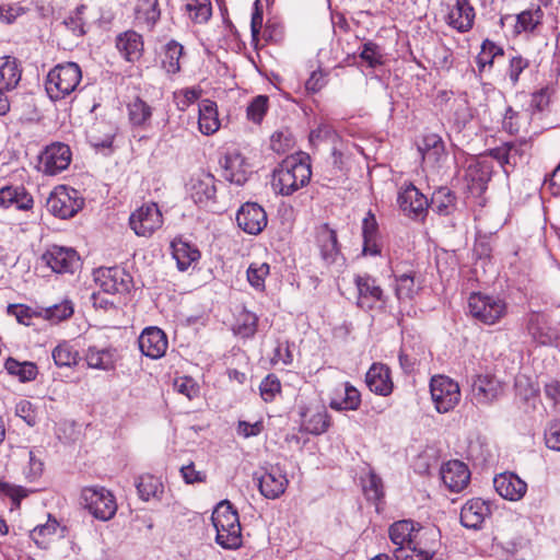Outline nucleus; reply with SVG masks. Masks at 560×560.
<instances>
[{
    "label": "nucleus",
    "mask_w": 560,
    "mask_h": 560,
    "mask_svg": "<svg viewBox=\"0 0 560 560\" xmlns=\"http://www.w3.org/2000/svg\"><path fill=\"white\" fill-rule=\"evenodd\" d=\"M136 488L139 497L143 501H149L151 498H158L159 494L163 493V483L160 478L144 474L139 476L136 482Z\"/></svg>",
    "instance_id": "nucleus-49"
},
{
    "label": "nucleus",
    "mask_w": 560,
    "mask_h": 560,
    "mask_svg": "<svg viewBox=\"0 0 560 560\" xmlns=\"http://www.w3.org/2000/svg\"><path fill=\"white\" fill-rule=\"evenodd\" d=\"M282 385L280 378L269 373L259 384V395L265 402H272L277 397L281 396Z\"/></svg>",
    "instance_id": "nucleus-52"
},
{
    "label": "nucleus",
    "mask_w": 560,
    "mask_h": 560,
    "mask_svg": "<svg viewBox=\"0 0 560 560\" xmlns=\"http://www.w3.org/2000/svg\"><path fill=\"white\" fill-rule=\"evenodd\" d=\"M172 254L176 260L177 267L180 271L187 270L194 262L200 258V252L196 246L180 238H176L171 243Z\"/></svg>",
    "instance_id": "nucleus-39"
},
{
    "label": "nucleus",
    "mask_w": 560,
    "mask_h": 560,
    "mask_svg": "<svg viewBox=\"0 0 560 560\" xmlns=\"http://www.w3.org/2000/svg\"><path fill=\"white\" fill-rule=\"evenodd\" d=\"M505 54L501 46L490 39H485L480 51L476 57V65L479 75L489 72L497 61L504 59Z\"/></svg>",
    "instance_id": "nucleus-35"
},
{
    "label": "nucleus",
    "mask_w": 560,
    "mask_h": 560,
    "mask_svg": "<svg viewBox=\"0 0 560 560\" xmlns=\"http://www.w3.org/2000/svg\"><path fill=\"white\" fill-rule=\"evenodd\" d=\"M503 383L493 374H478L471 384V394L478 405H490L503 395Z\"/></svg>",
    "instance_id": "nucleus-18"
},
{
    "label": "nucleus",
    "mask_w": 560,
    "mask_h": 560,
    "mask_svg": "<svg viewBox=\"0 0 560 560\" xmlns=\"http://www.w3.org/2000/svg\"><path fill=\"white\" fill-rule=\"evenodd\" d=\"M545 397L551 402L553 409L560 412V381L552 378L544 385Z\"/></svg>",
    "instance_id": "nucleus-64"
},
{
    "label": "nucleus",
    "mask_w": 560,
    "mask_h": 560,
    "mask_svg": "<svg viewBox=\"0 0 560 560\" xmlns=\"http://www.w3.org/2000/svg\"><path fill=\"white\" fill-rule=\"evenodd\" d=\"M115 47L124 60L130 63H136L143 56L144 40L142 35L138 32L127 30L116 36Z\"/></svg>",
    "instance_id": "nucleus-22"
},
{
    "label": "nucleus",
    "mask_w": 560,
    "mask_h": 560,
    "mask_svg": "<svg viewBox=\"0 0 560 560\" xmlns=\"http://www.w3.org/2000/svg\"><path fill=\"white\" fill-rule=\"evenodd\" d=\"M173 387L175 392L186 396L189 400H192L200 394V387L191 376L175 377Z\"/></svg>",
    "instance_id": "nucleus-59"
},
{
    "label": "nucleus",
    "mask_w": 560,
    "mask_h": 560,
    "mask_svg": "<svg viewBox=\"0 0 560 560\" xmlns=\"http://www.w3.org/2000/svg\"><path fill=\"white\" fill-rule=\"evenodd\" d=\"M416 272L410 271L395 277V295L399 301H411L418 293Z\"/></svg>",
    "instance_id": "nucleus-51"
},
{
    "label": "nucleus",
    "mask_w": 560,
    "mask_h": 560,
    "mask_svg": "<svg viewBox=\"0 0 560 560\" xmlns=\"http://www.w3.org/2000/svg\"><path fill=\"white\" fill-rule=\"evenodd\" d=\"M269 108V97L267 95L255 96L246 108V117L254 124H260Z\"/></svg>",
    "instance_id": "nucleus-55"
},
{
    "label": "nucleus",
    "mask_w": 560,
    "mask_h": 560,
    "mask_svg": "<svg viewBox=\"0 0 560 560\" xmlns=\"http://www.w3.org/2000/svg\"><path fill=\"white\" fill-rule=\"evenodd\" d=\"M294 147V138L289 130H279L270 138V148L278 154H283Z\"/></svg>",
    "instance_id": "nucleus-60"
},
{
    "label": "nucleus",
    "mask_w": 560,
    "mask_h": 560,
    "mask_svg": "<svg viewBox=\"0 0 560 560\" xmlns=\"http://www.w3.org/2000/svg\"><path fill=\"white\" fill-rule=\"evenodd\" d=\"M490 505L480 498L468 500L460 511V523L467 528H480L486 517L490 515Z\"/></svg>",
    "instance_id": "nucleus-31"
},
{
    "label": "nucleus",
    "mask_w": 560,
    "mask_h": 560,
    "mask_svg": "<svg viewBox=\"0 0 560 560\" xmlns=\"http://www.w3.org/2000/svg\"><path fill=\"white\" fill-rule=\"evenodd\" d=\"M544 11L539 5L530 7L516 15L515 32L533 33L541 23Z\"/></svg>",
    "instance_id": "nucleus-45"
},
{
    "label": "nucleus",
    "mask_w": 560,
    "mask_h": 560,
    "mask_svg": "<svg viewBox=\"0 0 560 560\" xmlns=\"http://www.w3.org/2000/svg\"><path fill=\"white\" fill-rule=\"evenodd\" d=\"M360 58L370 68H376L378 66L384 65L385 62V55L383 52V48L372 40H368L363 44L362 50L360 52Z\"/></svg>",
    "instance_id": "nucleus-54"
},
{
    "label": "nucleus",
    "mask_w": 560,
    "mask_h": 560,
    "mask_svg": "<svg viewBox=\"0 0 560 560\" xmlns=\"http://www.w3.org/2000/svg\"><path fill=\"white\" fill-rule=\"evenodd\" d=\"M397 202L405 215L423 221L428 214V198L411 183L401 187Z\"/></svg>",
    "instance_id": "nucleus-12"
},
{
    "label": "nucleus",
    "mask_w": 560,
    "mask_h": 560,
    "mask_svg": "<svg viewBox=\"0 0 560 560\" xmlns=\"http://www.w3.org/2000/svg\"><path fill=\"white\" fill-rule=\"evenodd\" d=\"M470 316L483 325H495L508 314V303L498 295L472 292L468 298Z\"/></svg>",
    "instance_id": "nucleus-4"
},
{
    "label": "nucleus",
    "mask_w": 560,
    "mask_h": 560,
    "mask_svg": "<svg viewBox=\"0 0 560 560\" xmlns=\"http://www.w3.org/2000/svg\"><path fill=\"white\" fill-rule=\"evenodd\" d=\"M96 284L109 294H124L129 292L132 278L121 267H101L94 271Z\"/></svg>",
    "instance_id": "nucleus-10"
},
{
    "label": "nucleus",
    "mask_w": 560,
    "mask_h": 560,
    "mask_svg": "<svg viewBox=\"0 0 560 560\" xmlns=\"http://www.w3.org/2000/svg\"><path fill=\"white\" fill-rule=\"evenodd\" d=\"M429 206L439 215H451L456 210V196L447 187H440L432 194Z\"/></svg>",
    "instance_id": "nucleus-42"
},
{
    "label": "nucleus",
    "mask_w": 560,
    "mask_h": 560,
    "mask_svg": "<svg viewBox=\"0 0 560 560\" xmlns=\"http://www.w3.org/2000/svg\"><path fill=\"white\" fill-rule=\"evenodd\" d=\"M133 14L138 25L152 30L161 16L159 0H136Z\"/></svg>",
    "instance_id": "nucleus-37"
},
{
    "label": "nucleus",
    "mask_w": 560,
    "mask_h": 560,
    "mask_svg": "<svg viewBox=\"0 0 560 560\" xmlns=\"http://www.w3.org/2000/svg\"><path fill=\"white\" fill-rule=\"evenodd\" d=\"M129 225L136 235L149 237L162 228V212L156 203H144L130 214Z\"/></svg>",
    "instance_id": "nucleus-9"
},
{
    "label": "nucleus",
    "mask_w": 560,
    "mask_h": 560,
    "mask_svg": "<svg viewBox=\"0 0 560 560\" xmlns=\"http://www.w3.org/2000/svg\"><path fill=\"white\" fill-rule=\"evenodd\" d=\"M83 360L89 369L113 372L117 366L118 354L114 347L90 346L83 353Z\"/></svg>",
    "instance_id": "nucleus-26"
},
{
    "label": "nucleus",
    "mask_w": 560,
    "mask_h": 560,
    "mask_svg": "<svg viewBox=\"0 0 560 560\" xmlns=\"http://www.w3.org/2000/svg\"><path fill=\"white\" fill-rule=\"evenodd\" d=\"M81 499L84 508L97 520L108 521L116 514L115 497L104 487H84Z\"/></svg>",
    "instance_id": "nucleus-7"
},
{
    "label": "nucleus",
    "mask_w": 560,
    "mask_h": 560,
    "mask_svg": "<svg viewBox=\"0 0 560 560\" xmlns=\"http://www.w3.org/2000/svg\"><path fill=\"white\" fill-rule=\"evenodd\" d=\"M361 406V394L350 383L345 384L343 397L341 399L331 398L329 407L336 411H354Z\"/></svg>",
    "instance_id": "nucleus-46"
},
{
    "label": "nucleus",
    "mask_w": 560,
    "mask_h": 560,
    "mask_svg": "<svg viewBox=\"0 0 560 560\" xmlns=\"http://www.w3.org/2000/svg\"><path fill=\"white\" fill-rule=\"evenodd\" d=\"M184 47L175 40H170L161 52V67L167 74H176L180 71V58Z\"/></svg>",
    "instance_id": "nucleus-43"
},
{
    "label": "nucleus",
    "mask_w": 560,
    "mask_h": 560,
    "mask_svg": "<svg viewBox=\"0 0 560 560\" xmlns=\"http://www.w3.org/2000/svg\"><path fill=\"white\" fill-rule=\"evenodd\" d=\"M270 267L267 262H252L247 269V280L256 290L265 289V280L269 275Z\"/></svg>",
    "instance_id": "nucleus-56"
},
{
    "label": "nucleus",
    "mask_w": 560,
    "mask_h": 560,
    "mask_svg": "<svg viewBox=\"0 0 560 560\" xmlns=\"http://www.w3.org/2000/svg\"><path fill=\"white\" fill-rule=\"evenodd\" d=\"M43 260L56 273H74L80 267V256L73 248L52 245Z\"/></svg>",
    "instance_id": "nucleus-16"
},
{
    "label": "nucleus",
    "mask_w": 560,
    "mask_h": 560,
    "mask_svg": "<svg viewBox=\"0 0 560 560\" xmlns=\"http://www.w3.org/2000/svg\"><path fill=\"white\" fill-rule=\"evenodd\" d=\"M215 528V541L224 549H236L242 545V527L237 511L228 500L221 501L211 515Z\"/></svg>",
    "instance_id": "nucleus-2"
},
{
    "label": "nucleus",
    "mask_w": 560,
    "mask_h": 560,
    "mask_svg": "<svg viewBox=\"0 0 560 560\" xmlns=\"http://www.w3.org/2000/svg\"><path fill=\"white\" fill-rule=\"evenodd\" d=\"M140 351L150 359L162 358L168 347L165 332L158 327H147L138 338Z\"/></svg>",
    "instance_id": "nucleus-23"
},
{
    "label": "nucleus",
    "mask_w": 560,
    "mask_h": 560,
    "mask_svg": "<svg viewBox=\"0 0 560 560\" xmlns=\"http://www.w3.org/2000/svg\"><path fill=\"white\" fill-rule=\"evenodd\" d=\"M545 444L552 451L560 452V420H550L545 429L544 433Z\"/></svg>",
    "instance_id": "nucleus-62"
},
{
    "label": "nucleus",
    "mask_w": 560,
    "mask_h": 560,
    "mask_svg": "<svg viewBox=\"0 0 560 560\" xmlns=\"http://www.w3.org/2000/svg\"><path fill=\"white\" fill-rule=\"evenodd\" d=\"M82 81V70L77 62L59 63L49 70L45 81L48 97L62 101L74 93Z\"/></svg>",
    "instance_id": "nucleus-3"
},
{
    "label": "nucleus",
    "mask_w": 560,
    "mask_h": 560,
    "mask_svg": "<svg viewBox=\"0 0 560 560\" xmlns=\"http://www.w3.org/2000/svg\"><path fill=\"white\" fill-rule=\"evenodd\" d=\"M128 119L133 127L145 128L150 125L153 109L141 97L137 96L127 104Z\"/></svg>",
    "instance_id": "nucleus-40"
},
{
    "label": "nucleus",
    "mask_w": 560,
    "mask_h": 560,
    "mask_svg": "<svg viewBox=\"0 0 560 560\" xmlns=\"http://www.w3.org/2000/svg\"><path fill=\"white\" fill-rule=\"evenodd\" d=\"M59 530V522L49 514L45 524H39L31 530L30 537L39 548L47 549L52 541L62 536Z\"/></svg>",
    "instance_id": "nucleus-38"
},
{
    "label": "nucleus",
    "mask_w": 560,
    "mask_h": 560,
    "mask_svg": "<svg viewBox=\"0 0 560 560\" xmlns=\"http://www.w3.org/2000/svg\"><path fill=\"white\" fill-rule=\"evenodd\" d=\"M4 369L10 375L18 377L22 383L34 381L38 375V369L34 362H20L14 358L5 360Z\"/></svg>",
    "instance_id": "nucleus-44"
},
{
    "label": "nucleus",
    "mask_w": 560,
    "mask_h": 560,
    "mask_svg": "<svg viewBox=\"0 0 560 560\" xmlns=\"http://www.w3.org/2000/svg\"><path fill=\"white\" fill-rule=\"evenodd\" d=\"M257 479L260 493L265 498L272 500L281 497L289 485L285 472L278 466H271L269 470H266Z\"/></svg>",
    "instance_id": "nucleus-25"
},
{
    "label": "nucleus",
    "mask_w": 560,
    "mask_h": 560,
    "mask_svg": "<svg viewBox=\"0 0 560 560\" xmlns=\"http://www.w3.org/2000/svg\"><path fill=\"white\" fill-rule=\"evenodd\" d=\"M221 126L217 103L211 100H202L199 103L198 128L205 136L214 135Z\"/></svg>",
    "instance_id": "nucleus-34"
},
{
    "label": "nucleus",
    "mask_w": 560,
    "mask_h": 560,
    "mask_svg": "<svg viewBox=\"0 0 560 560\" xmlns=\"http://www.w3.org/2000/svg\"><path fill=\"white\" fill-rule=\"evenodd\" d=\"M237 225L247 234L257 235L267 226L265 209L256 202H245L236 214Z\"/></svg>",
    "instance_id": "nucleus-20"
},
{
    "label": "nucleus",
    "mask_w": 560,
    "mask_h": 560,
    "mask_svg": "<svg viewBox=\"0 0 560 560\" xmlns=\"http://www.w3.org/2000/svg\"><path fill=\"white\" fill-rule=\"evenodd\" d=\"M257 327L258 316L255 313L244 308L236 316L233 331L241 338H252L256 334Z\"/></svg>",
    "instance_id": "nucleus-48"
},
{
    "label": "nucleus",
    "mask_w": 560,
    "mask_h": 560,
    "mask_svg": "<svg viewBox=\"0 0 560 560\" xmlns=\"http://www.w3.org/2000/svg\"><path fill=\"white\" fill-rule=\"evenodd\" d=\"M424 526L413 520H399L394 522L388 527V538L395 546L393 555L397 560V555H402L408 550L409 546L413 542L415 536L420 534Z\"/></svg>",
    "instance_id": "nucleus-15"
},
{
    "label": "nucleus",
    "mask_w": 560,
    "mask_h": 560,
    "mask_svg": "<svg viewBox=\"0 0 560 560\" xmlns=\"http://www.w3.org/2000/svg\"><path fill=\"white\" fill-rule=\"evenodd\" d=\"M217 183L214 175L201 171L190 177L187 189L195 203L208 207L217 200Z\"/></svg>",
    "instance_id": "nucleus-14"
},
{
    "label": "nucleus",
    "mask_w": 560,
    "mask_h": 560,
    "mask_svg": "<svg viewBox=\"0 0 560 560\" xmlns=\"http://www.w3.org/2000/svg\"><path fill=\"white\" fill-rule=\"evenodd\" d=\"M441 545L440 532L432 527H425L415 536L413 542L402 555H397V560H432Z\"/></svg>",
    "instance_id": "nucleus-8"
},
{
    "label": "nucleus",
    "mask_w": 560,
    "mask_h": 560,
    "mask_svg": "<svg viewBox=\"0 0 560 560\" xmlns=\"http://www.w3.org/2000/svg\"><path fill=\"white\" fill-rule=\"evenodd\" d=\"M30 211L34 207V198L23 185H5L0 188V208Z\"/></svg>",
    "instance_id": "nucleus-29"
},
{
    "label": "nucleus",
    "mask_w": 560,
    "mask_h": 560,
    "mask_svg": "<svg viewBox=\"0 0 560 560\" xmlns=\"http://www.w3.org/2000/svg\"><path fill=\"white\" fill-rule=\"evenodd\" d=\"M44 317L51 323H60L70 318L73 315V304L69 300H65L59 304H55L50 307L45 308Z\"/></svg>",
    "instance_id": "nucleus-57"
},
{
    "label": "nucleus",
    "mask_w": 560,
    "mask_h": 560,
    "mask_svg": "<svg viewBox=\"0 0 560 560\" xmlns=\"http://www.w3.org/2000/svg\"><path fill=\"white\" fill-rule=\"evenodd\" d=\"M116 126L108 120H96L88 130V139L95 148L109 149L116 136Z\"/></svg>",
    "instance_id": "nucleus-33"
},
{
    "label": "nucleus",
    "mask_w": 560,
    "mask_h": 560,
    "mask_svg": "<svg viewBox=\"0 0 560 560\" xmlns=\"http://www.w3.org/2000/svg\"><path fill=\"white\" fill-rule=\"evenodd\" d=\"M21 62L12 56L0 57V91L14 90L22 78Z\"/></svg>",
    "instance_id": "nucleus-32"
},
{
    "label": "nucleus",
    "mask_w": 560,
    "mask_h": 560,
    "mask_svg": "<svg viewBox=\"0 0 560 560\" xmlns=\"http://www.w3.org/2000/svg\"><path fill=\"white\" fill-rule=\"evenodd\" d=\"M301 416L304 430L314 435L325 433L331 424V418L324 406L315 410L307 409Z\"/></svg>",
    "instance_id": "nucleus-36"
},
{
    "label": "nucleus",
    "mask_w": 560,
    "mask_h": 560,
    "mask_svg": "<svg viewBox=\"0 0 560 560\" xmlns=\"http://www.w3.org/2000/svg\"><path fill=\"white\" fill-rule=\"evenodd\" d=\"M353 283L357 289V306L364 311L373 310L377 303L385 302L384 290L377 280L369 275H354Z\"/></svg>",
    "instance_id": "nucleus-11"
},
{
    "label": "nucleus",
    "mask_w": 560,
    "mask_h": 560,
    "mask_svg": "<svg viewBox=\"0 0 560 560\" xmlns=\"http://www.w3.org/2000/svg\"><path fill=\"white\" fill-rule=\"evenodd\" d=\"M71 158L72 153L68 144L61 142L51 143L40 154V171L45 175H57L68 168Z\"/></svg>",
    "instance_id": "nucleus-13"
},
{
    "label": "nucleus",
    "mask_w": 560,
    "mask_h": 560,
    "mask_svg": "<svg viewBox=\"0 0 560 560\" xmlns=\"http://www.w3.org/2000/svg\"><path fill=\"white\" fill-rule=\"evenodd\" d=\"M201 89L198 86L186 88L173 93L175 105L178 110L185 112L190 105L201 96Z\"/></svg>",
    "instance_id": "nucleus-58"
},
{
    "label": "nucleus",
    "mask_w": 560,
    "mask_h": 560,
    "mask_svg": "<svg viewBox=\"0 0 560 560\" xmlns=\"http://www.w3.org/2000/svg\"><path fill=\"white\" fill-rule=\"evenodd\" d=\"M475 9L469 0H454L446 18V23L459 33L470 31L475 23Z\"/></svg>",
    "instance_id": "nucleus-28"
},
{
    "label": "nucleus",
    "mask_w": 560,
    "mask_h": 560,
    "mask_svg": "<svg viewBox=\"0 0 560 560\" xmlns=\"http://www.w3.org/2000/svg\"><path fill=\"white\" fill-rule=\"evenodd\" d=\"M493 486L500 497L510 501L521 500L527 491V483L516 474L510 471L497 475Z\"/></svg>",
    "instance_id": "nucleus-27"
},
{
    "label": "nucleus",
    "mask_w": 560,
    "mask_h": 560,
    "mask_svg": "<svg viewBox=\"0 0 560 560\" xmlns=\"http://www.w3.org/2000/svg\"><path fill=\"white\" fill-rule=\"evenodd\" d=\"M526 328L532 339L540 346H551L559 337L549 317L541 312L529 313Z\"/></svg>",
    "instance_id": "nucleus-21"
},
{
    "label": "nucleus",
    "mask_w": 560,
    "mask_h": 560,
    "mask_svg": "<svg viewBox=\"0 0 560 560\" xmlns=\"http://www.w3.org/2000/svg\"><path fill=\"white\" fill-rule=\"evenodd\" d=\"M369 389L380 396H389L394 389L390 369L383 363H373L365 374Z\"/></svg>",
    "instance_id": "nucleus-30"
},
{
    "label": "nucleus",
    "mask_w": 560,
    "mask_h": 560,
    "mask_svg": "<svg viewBox=\"0 0 560 560\" xmlns=\"http://www.w3.org/2000/svg\"><path fill=\"white\" fill-rule=\"evenodd\" d=\"M315 245L325 265L330 266L337 261L341 254L337 231L328 223H322L315 229Z\"/></svg>",
    "instance_id": "nucleus-17"
},
{
    "label": "nucleus",
    "mask_w": 560,
    "mask_h": 560,
    "mask_svg": "<svg viewBox=\"0 0 560 560\" xmlns=\"http://www.w3.org/2000/svg\"><path fill=\"white\" fill-rule=\"evenodd\" d=\"M528 67H529V60L524 58L523 56H521L518 54L508 56V67L505 69V78L509 80L511 86L514 88L517 85L521 74Z\"/></svg>",
    "instance_id": "nucleus-53"
},
{
    "label": "nucleus",
    "mask_w": 560,
    "mask_h": 560,
    "mask_svg": "<svg viewBox=\"0 0 560 560\" xmlns=\"http://www.w3.org/2000/svg\"><path fill=\"white\" fill-rule=\"evenodd\" d=\"M311 177L310 156L304 153L291 155L273 170L271 187L276 194L291 196L308 185Z\"/></svg>",
    "instance_id": "nucleus-1"
},
{
    "label": "nucleus",
    "mask_w": 560,
    "mask_h": 560,
    "mask_svg": "<svg viewBox=\"0 0 560 560\" xmlns=\"http://www.w3.org/2000/svg\"><path fill=\"white\" fill-rule=\"evenodd\" d=\"M364 494L368 500L378 502L384 497V486L381 477L375 472H370L363 485Z\"/></svg>",
    "instance_id": "nucleus-61"
},
{
    "label": "nucleus",
    "mask_w": 560,
    "mask_h": 560,
    "mask_svg": "<svg viewBox=\"0 0 560 560\" xmlns=\"http://www.w3.org/2000/svg\"><path fill=\"white\" fill-rule=\"evenodd\" d=\"M184 10L195 23H205L212 15L211 0H183Z\"/></svg>",
    "instance_id": "nucleus-50"
},
{
    "label": "nucleus",
    "mask_w": 560,
    "mask_h": 560,
    "mask_svg": "<svg viewBox=\"0 0 560 560\" xmlns=\"http://www.w3.org/2000/svg\"><path fill=\"white\" fill-rule=\"evenodd\" d=\"M82 194L67 185L56 186L46 200L48 212L61 220L71 219L84 207Z\"/></svg>",
    "instance_id": "nucleus-5"
},
{
    "label": "nucleus",
    "mask_w": 560,
    "mask_h": 560,
    "mask_svg": "<svg viewBox=\"0 0 560 560\" xmlns=\"http://www.w3.org/2000/svg\"><path fill=\"white\" fill-rule=\"evenodd\" d=\"M15 413L31 427L37 423L36 409L34 408L33 404L28 400H21L15 407Z\"/></svg>",
    "instance_id": "nucleus-63"
},
{
    "label": "nucleus",
    "mask_w": 560,
    "mask_h": 560,
    "mask_svg": "<svg viewBox=\"0 0 560 560\" xmlns=\"http://www.w3.org/2000/svg\"><path fill=\"white\" fill-rule=\"evenodd\" d=\"M222 176L230 183L244 185L252 173L247 159L237 150L229 151L220 161Z\"/></svg>",
    "instance_id": "nucleus-19"
},
{
    "label": "nucleus",
    "mask_w": 560,
    "mask_h": 560,
    "mask_svg": "<svg viewBox=\"0 0 560 560\" xmlns=\"http://www.w3.org/2000/svg\"><path fill=\"white\" fill-rule=\"evenodd\" d=\"M440 474L443 483L452 492H460L470 481L468 466L458 459L448 460L443 464Z\"/></svg>",
    "instance_id": "nucleus-24"
},
{
    "label": "nucleus",
    "mask_w": 560,
    "mask_h": 560,
    "mask_svg": "<svg viewBox=\"0 0 560 560\" xmlns=\"http://www.w3.org/2000/svg\"><path fill=\"white\" fill-rule=\"evenodd\" d=\"M418 150L423 160L436 163L444 155L445 145L438 133L429 132L423 135L418 143Z\"/></svg>",
    "instance_id": "nucleus-41"
},
{
    "label": "nucleus",
    "mask_w": 560,
    "mask_h": 560,
    "mask_svg": "<svg viewBox=\"0 0 560 560\" xmlns=\"http://www.w3.org/2000/svg\"><path fill=\"white\" fill-rule=\"evenodd\" d=\"M430 394L439 413L452 411L460 401V387L456 381L446 375H434L430 380Z\"/></svg>",
    "instance_id": "nucleus-6"
},
{
    "label": "nucleus",
    "mask_w": 560,
    "mask_h": 560,
    "mask_svg": "<svg viewBox=\"0 0 560 560\" xmlns=\"http://www.w3.org/2000/svg\"><path fill=\"white\" fill-rule=\"evenodd\" d=\"M51 354L55 364L59 368L74 366L81 359L79 351L69 341L58 343Z\"/></svg>",
    "instance_id": "nucleus-47"
}]
</instances>
